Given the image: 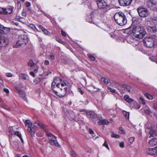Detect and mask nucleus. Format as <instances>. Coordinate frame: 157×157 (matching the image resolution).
I'll return each instance as SVG.
<instances>
[{"instance_id": "23", "label": "nucleus", "mask_w": 157, "mask_h": 157, "mask_svg": "<svg viewBox=\"0 0 157 157\" xmlns=\"http://www.w3.org/2000/svg\"><path fill=\"white\" fill-rule=\"evenodd\" d=\"M38 28L40 29L43 32L44 34L45 35H48L49 34V33L48 31L44 28L41 25H39L38 26Z\"/></svg>"}, {"instance_id": "37", "label": "nucleus", "mask_w": 157, "mask_h": 157, "mask_svg": "<svg viewBox=\"0 0 157 157\" xmlns=\"http://www.w3.org/2000/svg\"><path fill=\"white\" fill-rule=\"evenodd\" d=\"M15 88L17 91V93L18 94L20 92L23 90H22L18 86H15Z\"/></svg>"}, {"instance_id": "58", "label": "nucleus", "mask_w": 157, "mask_h": 157, "mask_svg": "<svg viewBox=\"0 0 157 157\" xmlns=\"http://www.w3.org/2000/svg\"><path fill=\"white\" fill-rule=\"evenodd\" d=\"M154 108L155 109H157V103L154 104Z\"/></svg>"}, {"instance_id": "27", "label": "nucleus", "mask_w": 157, "mask_h": 157, "mask_svg": "<svg viewBox=\"0 0 157 157\" xmlns=\"http://www.w3.org/2000/svg\"><path fill=\"white\" fill-rule=\"evenodd\" d=\"M47 135L48 137L49 140H52L53 138H54L55 140H56V137L54 136L52 133H48L47 134Z\"/></svg>"}, {"instance_id": "26", "label": "nucleus", "mask_w": 157, "mask_h": 157, "mask_svg": "<svg viewBox=\"0 0 157 157\" xmlns=\"http://www.w3.org/2000/svg\"><path fill=\"white\" fill-rule=\"evenodd\" d=\"M25 125L29 128H31L32 125V124L31 122L29 120H27L25 122Z\"/></svg>"}, {"instance_id": "57", "label": "nucleus", "mask_w": 157, "mask_h": 157, "mask_svg": "<svg viewBox=\"0 0 157 157\" xmlns=\"http://www.w3.org/2000/svg\"><path fill=\"white\" fill-rule=\"evenodd\" d=\"M30 74L34 77L35 76V74L34 73V72H33V71L30 72Z\"/></svg>"}, {"instance_id": "35", "label": "nucleus", "mask_w": 157, "mask_h": 157, "mask_svg": "<svg viewBox=\"0 0 157 157\" xmlns=\"http://www.w3.org/2000/svg\"><path fill=\"white\" fill-rule=\"evenodd\" d=\"M140 103H142L143 105L145 104V102L144 99L142 97L140 98Z\"/></svg>"}, {"instance_id": "36", "label": "nucleus", "mask_w": 157, "mask_h": 157, "mask_svg": "<svg viewBox=\"0 0 157 157\" xmlns=\"http://www.w3.org/2000/svg\"><path fill=\"white\" fill-rule=\"evenodd\" d=\"M111 136L112 138H119L120 137V135L116 134L113 133L111 135Z\"/></svg>"}, {"instance_id": "1", "label": "nucleus", "mask_w": 157, "mask_h": 157, "mask_svg": "<svg viewBox=\"0 0 157 157\" xmlns=\"http://www.w3.org/2000/svg\"><path fill=\"white\" fill-rule=\"evenodd\" d=\"M129 29H132V33L134 36L137 38H143L146 34V32L144 28L142 26L139 25H132Z\"/></svg>"}, {"instance_id": "4", "label": "nucleus", "mask_w": 157, "mask_h": 157, "mask_svg": "<svg viewBox=\"0 0 157 157\" xmlns=\"http://www.w3.org/2000/svg\"><path fill=\"white\" fill-rule=\"evenodd\" d=\"M28 37L26 35H21L19 36L18 40L16 45L14 46V48L18 47V46L23 44H26L28 42Z\"/></svg>"}, {"instance_id": "21", "label": "nucleus", "mask_w": 157, "mask_h": 157, "mask_svg": "<svg viewBox=\"0 0 157 157\" xmlns=\"http://www.w3.org/2000/svg\"><path fill=\"white\" fill-rule=\"evenodd\" d=\"M124 98L126 102L129 103L134 101V100L133 99L130 98L129 96L127 95H124Z\"/></svg>"}, {"instance_id": "41", "label": "nucleus", "mask_w": 157, "mask_h": 157, "mask_svg": "<svg viewBox=\"0 0 157 157\" xmlns=\"http://www.w3.org/2000/svg\"><path fill=\"white\" fill-rule=\"evenodd\" d=\"M89 58L92 61H94L95 59V57L91 54H89Z\"/></svg>"}, {"instance_id": "6", "label": "nucleus", "mask_w": 157, "mask_h": 157, "mask_svg": "<svg viewBox=\"0 0 157 157\" xmlns=\"http://www.w3.org/2000/svg\"><path fill=\"white\" fill-rule=\"evenodd\" d=\"M137 11L139 16L141 17H146L149 14L148 11L146 8L139 7L137 9Z\"/></svg>"}, {"instance_id": "28", "label": "nucleus", "mask_w": 157, "mask_h": 157, "mask_svg": "<svg viewBox=\"0 0 157 157\" xmlns=\"http://www.w3.org/2000/svg\"><path fill=\"white\" fill-rule=\"evenodd\" d=\"M41 79V78H36L34 79L33 82L35 84H38L40 82Z\"/></svg>"}, {"instance_id": "11", "label": "nucleus", "mask_w": 157, "mask_h": 157, "mask_svg": "<svg viewBox=\"0 0 157 157\" xmlns=\"http://www.w3.org/2000/svg\"><path fill=\"white\" fill-rule=\"evenodd\" d=\"M121 88L125 91H127L128 92L133 93H134V91L133 88L130 86L127 85L126 84H122L121 85Z\"/></svg>"}, {"instance_id": "45", "label": "nucleus", "mask_w": 157, "mask_h": 157, "mask_svg": "<svg viewBox=\"0 0 157 157\" xmlns=\"http://www.w3.org/2000/svg\"><path fill=\"white\" fill-rule=\"evenodd\" d=\"M56 40L62 44H63L64 43V42L63 41L62 39L59 38H56Z\"/></svg>"}, {"instance_id": "13", "label": "nucleus", "mask_w": 157, "mask_h": 157, "mask_svg": "<svg viewBox=\"0 0 157 157\" xmlns=\"http://www.w3.org/2000/svg\"><path fill=\"white\" fill-rule=\"evenodd\" d=\"M132 0H118L121 6H127L130 5Z\"/></svg>"}, {"instance_id": "34", "label": "nucleus", "mask_w": 157, "mask_h": 157, "mask_svg": "<svg viewBox=\"0 0 157 157\" xmlns=\"http://www.w3.org/2000/svg\"><path fill=\"white\" fill-rule=\"evenodd\" d=\"M28 65L30 67H33L34 65V63L33 62V61L30 60L28 63Z\"/></svg>"}, {"instance_id": "51", "label": "nucleus", "mask_w": 157, "mask_h": 157, "mask_svg": "<svg viewBox=\"0 0 157 157\" xmlns=\"http://www.w3.org/2000/svg\"><path fill=\"white\" fill-rule=\"evenodd\" d=\"M119 146L121 147H124V143L123 142H121L119 144Z\"/></svg>"}, {"instance_id": "19", "label": "nucleus", "mask_w": 157, "mask_h": 157, "mask_svg": "<svg viewBox=\"0 0 157 157\" xmlns=\"http://www.w3.org/2000/svg\"><path fill=\"white\" fill-rule=\"evenodd\" d=\"M34 125L36 127H40L42 128H44V125L42 123H40L38 121L35 122L34 123Z\"/></svg>"}, {"instance_id": "24", "label": "nucleus", "mask_w": 157, "mask_h": 157, "mask_svg": "<svg viewBox=\"0 0 157 157\" xmlns=\"http://www.w3.org/2000/svg\"><path fill=\"white\" fill-rule=\"evenodd\" d=\"M98 123L99 124L101 125L102 124H108L109 122L107 120L104 119L99 121Z\"/></svg>"}, {"instance_id": "48", "label": "nucleus", "mask_w": 157, "mask_h": 157, "mask_svg": "<svg viewBox=\"0 0 157 157\" xmlns=\"http://www.w3.org/2000/svg\"><path fill=\"white\" fill-rule=\"evenodd\" d=\"M134 140V138L133 137H131L129 139V141L131 143H132Z\"/></svg>"}, {"instance_id": "14", "label": "nucleus", "mask_w": 157, "mask_h": 157, "mask_svg": "<svg viewBox=\"0 0 157 157\" xmlns=\"http://www.w3.org/2000/svg\"><path fill=\"white\" fill-rule=\"evenodd\" d=\"M147 153L151 155H157V146L155 148H149Z\"/></svg>"}, {"instance_id": "42", "label": "nucleus", "mask_w": 157, "mask_h": 157, "mask_svg": "<svg viewBox=\"0 0 157 157\" xmlns=\"http://www.w3.org/2000/svg\"><path fill=\"white\" fill-rule=\"evenodd\" d=\"M103 146L105 147L108 150H109V148L108 145L107 143V142L105 140V141L104 143L103 144Z\"/></svg>"}, {"instance_id": "38", "label": "nucleus", "mask_w": 157, "mask_h": 157, "mask_svg": "<svg viewBox=\"0 0 157 157\" xmlns=\"http://www.w3.org/2000/svg\"><path fill=\"white\" fill-rule=\"evenodd\" d=\"M86 20L90 23H92L93 21L92 19L91 16L89 15V17H88V18L86 19Z\"/></svg>"}, {"instance_id": "50", "label": "nucleus", "mask_w": 157, "mask_h": 157, "mask_svg": "<svg viewBox=\"0 0 157 157\" xmlns=\"http://www.w3.org/2000/svg\"><path fill=\"white\" fill-rule=\"evenodd\" d=\"M78 91L82 95L83 94L84 92L81 89V88H79L78 90Z\"/></svg>"}, {"instance_id": "30", "label": "nucleus", "mask_w": 157, "mask_h": 157, "mask_svg": "<svg viewBox=\"0 0 157 157\" xmlns=\"http://www.w3.org/2000/svg\"><path fill=\"white\" fill-rule=\"evenodd\" d=\"M11 134H14L19 137V138L21 136V133L18 131L13 132H11Z\"/></svg>"}, {"instance_id": "62", "label": "nucleus", "mask_w": 157, "mask_h": 157, "mask_svg": "<svg viewBox=\"0 0 157 157\" xmlns=\"http://www.w3.org/2000/svg\"><path fill=\"white\" fill-rule=\"evenodd\" d=\"M50 57L51 59H54V58H55V56L54 55H50Z\"/></svg>"}, {"instance_id": "56", "label": "nucleus", "mask_w": 157, "mask_h": 157, "mask_svg": "<svg viewBox=\"0 0 157 157\" xmlns=\"http://www.w3.org/2000/svg\"><path fill=\"white\" fill-rule=\"evenodd\" d=\"M61 34L62 36H66V33H65V32L63 30L61 31Z\"/></svg>"}, {"instance_id": "40", "label": "nucleus", "mask_w": 157, "mask_h": 157, "mask_svg": "<svg viewBox=\"0 0 157 157\" xmlns=\"http://www.w3.org/2000/svg\"><path fill=\"white\" fill-rule=\"evenodd\" d=\"M149 59L151 61L155 62L156 63H157V61L156 59L155 58L154 56H152L149 57Z\"/></svg>"}, {"instance_id": "20", "label": "nucleus", "mask_w": 157, "mask_h": 157, "mask_svg": "<svg viewBox=\"0 0 157 157\" xmlns=\"http://www.w3.org/2000/svg\"><path fill=\"white\" fill-rule=\"evenodd\" d=\"M19 77L20 79H22L24 80H28L29 79V77L27 75L21 73L19 75Z\"/></svg>"}, {"instance_id": "44", "label": "nucleus", "mask_w": 157, "mask_h": 157, "mask_svg": "<svg viewBox=\"0 0 157 157\" xmlns=\"http://www.w3.org/2000/svg\"><path fill=\"white\" fill-rule=\"evenodd\" d=\"M119 130L121 133L122 134H124L125 133L122 127H120L119 128Z\"/></svg>"}, {"instance_id": "32", "label": "nucleus", "mask_w": 157, "mask_h": 157, "mask_svg": "<svg viewBox=\"0 0 157 157\" xmlns=\"http://www.w3.org/2000/svg\"><path fill=\"white\" fill-rule=\"evenodd\" d=\"M144 96L146 97V98L150 100L152 99L153 98L151 95L147 93L145 94Z\"/></svg>"}, {"instance_id": "5", "label": "nucleus", "mask_w": 157, "mask_h": 157, "mask_svg": "<svg viewBox=\"0 0 157 157\" xmlns=\"http://www.w3.org/2000/svg\"><path fill=\"white\" fill-rule=\"evenodd\" d=\"M96 2L98 8L105 10L108 9L109 5L106 0H97Z\"/></svg>"}, {"instance_id": "12", "label": "nucleus", "mask_w": 157, "mask_h": 157, "mask_svg": "<svg viewBox=\"0 0 157 157\" xmlns=\"http://www.w3.org/2000/svg\"><path fill=\"white\" fill-rule=\"evenodd\" d=\"M81 111H85L87 116L88 117L94 118L97 117L96 114L92 111H87L85 110H81Z\"/></svg>"}, {"instance_id": "53", "label": "nucleus", "mask_w": 157, "mask_h": 157, "mask_svg": "<svg viewBox=\"0 0 157 157\" xmlns=\"http://www.w3.org/2000/svg\"><path fill=\"white\" fill-rule=\"evenodd\" d=\"M25 5L27 7H29L30 6L31 4L29 2H27L25 3Z\"/></svg>"}, {"instance_id": "31", "label": "nucleus", "mask_w": 157, "mask_h": 157, "mask_svg": "<svg viewBox=\"0 0 157 157\" xmlns=\"http://www.w3.org/2000/svg\"><path fill=\"white\" fill-rule=\"evenodd\" d=\"M122 113L126 118L128 119H129V113L126 112L124 111H122Z\"/></svg>"}, {"instance_id": "63", "label": "nucleus", "mask_w": 157, "mask_h": 157, "mask_svg": "<svg viewBox=\"0 0 157 157\" xmlns=\"http://www.w3.org/2000/svg\"><path fill=\"white\" fill-rule=\"evenodd\" d=\"M37 71H38L37 69H35V70H34L33 71V72H34V73L35 74V73H36L37 72Z\"/></svg>"}, {"instance_id": "33", "label": "nucleus", "mask_w": 157, "mask_h": 157, "mask_svg": "<svg viewBox=\"0 0 157 157\" xmlns=\"http://www.w3.org/2000/svg\"><path fill=\"white\" fill-rule=\"evenodd\" d=\"M57 82H56V80H55L53 82H52L51 85L52 89L53 90H54V88L56 87V83Z\"/></svg>"}, {"instance_id": "61", "label": "nucleus", "mask_w": 157, "mask_h": 157, "mask_svg": "<svg viewBox=\"0 0 157 157\" xmlns=\"http://www.w3.org/2000/svg\"><path fill=\"white\" fill-rule=\"evenodd\" d=\"M101 94L102 97H104V96L106 94V93L104 91H103L101 92Z\"/></svg>"}, {"instance_id": "54", "label": "nucleus", "mask_w": 157, "mask_h": 157, "mask_svg": "<svg viewBox=\"0 0 157 157\" xmlns=\"http://www.w3.org/2000/svg\"><path fill=\"white\" fill-rule=\"evenodd\" d=\"M6 75L8 77H11L12 76V74L10 73H7L6 74Z\"/></svg>"}, {"instance_id": "49", "label": "nucleus", "mask_w": 157, "mask_h": 157, "mask_svg": "<svg viewBox=\"0 0 157 157\" xmlns=\"http://www.w3.org/2000/svg\"><path fill=\"white\" fill-rule=\"evenodd\" d=\"M4 101L1 98H0V106L1 107H2V105L4 103Z\"/></svg>"}, {"instance_id": "17", "label": "nucleus", "mask_w": 157, "mask_h": 157, "mask_svg": "<svg viewBox=\"0 0 157 157\" xmlns=\"http://www.w3.org/2000/svg\"><path fill=\"white\" fill-rule=\"evenodd\" d=\"M149 144L152 146H155L157 145V139L153 138L150 140L148 142Z\"/></svg>"}, {"instance_id": "22", "label": "nucleus", "mask_w": 157, "mask_h": 157, "mask_svg": "<svg viewBox=\"0 0 157 157\" xmlns=\"http://www.w3.org/2000/svg\"><path fill=\"white\" fill-rule=\"evenodd\" d=\"M149 133L150 135L149 137H154L155 136H157V132L155 130L151 129L149 132Z\"/></svg>"}, {"instance_id": "7", "label": "nucleus", "mask_w": 157, "mask_h": 157, "mask_svg": "<svg viewBox=\"0 0 157 157\" xmlns=\"http://www.w3.org/2000/svg\"><path fill=\"white\" fill-rule=\"evenodd\" d=\"M13 7L11 6L6 8L0 7V13L2 14H10L13 12Z\"/></svg>"}, {"instance_id": "64", "label": "nucleus", "mask_w": 157, "mask_h": 157, "mask_svg": "<svg viewBox=\"0 0 157 157\" xmlns=\"http://www.w3.org/2000/svg\"><path fill=\"white\" fill-rule=\"evenodd\" d=\"M0 83L1 84H2L3 83V82L2 80V78L1 79H0Z\"/></svg>"}, {"instance_id": "3", "label": "nucleus", "mask_w": 157, "mask_h": 157, "mask_svg": "<svg viewBox=\"0 0 157 157\" xmlns=\"http://www.w3.org/2000/svg\"><path fill=\"white\" fill-rule=\"evenodd\" d=\"M155 41V37L152 36L145 37L143 40V42L144 46L147 48H151L154 46Z\"/></svg>"}, {"instance_id": "29", "label": "nucleus", "mask_w": 157, "mask_h": 157, "mask_svg": "<svg viewBox=\"0 0 157 157\" xmlns=\"http://www.w3.org/2000/svg\"><path fill=\"white\" fill-rule=\"evenodd\" d=\"M29 26L30 28H32L33 30L35 31H38V29L36 28L35 25L33 24H30L29 25Z\"/></svg>"}, {"instance_id": "60", "label": "nucleus", "mask_w": 157, "mask_h": 157, "mask_svg": "<svg viewBox=\"0 0 157 157\" xmlns=\"http://www.w3.org/2000/svg\"><path fill=\"white\" fill-rule=\"evenodd\" d=\"M12 23L13 24H14V25H17V26L18 25V23L17 22H15L13 21H12Z\"/></svg>"}, {"instance_id": "25", "label": "nucleus", "mask_w": 157, "mask_h": 157, "mask_svg": "<svg viewBox=\"0 0 157 157\" xmlns=\"http://www.w3.org/2000/svg\"><path fill=\"white\" fill-rule=\"evenodd\" d=\"M101 80L104 82V83L106 85H110L111 84V82L107 78H101Z\"/></svg>"}, {"instance_id": "16", "label": "nucleus", "mask_w": 157, "mask_h": 157, "mask_svg": "<svg viewBox=\"0 0 157 157\" xmlns=\"http://www.w3.org/2000/svg\"><path fill=\"white\" fill-rule=\"evenodd\" d=\"M19 97L23 99V100L25 101H27V98L26 97L25 93L24 91L22 90L18 94Z\"/></svg>"}, {"instance_id": "2", "label": "nucleus", "mask_w": 157, "mask_h": 157, "mask_svg": "<svg viewBox=\"0 0 157 157\" xmlns=\"http://www.w3.org/2000/svg\"><path fill=\"white\" fill-rule=\"evenodd\" d=\"M113 17L116 23L120 26L124 25L127 22L125 15L121 12L116 13Z\"/></svg>"}, {"instance_id": "46", "label": "nucleus", "mask_w": 157, "mask_h": 157, "mask_svg": "<svg viewBox=\"0 0 157 157\" xmlns=\"http://www.w3.org/2000/svg\"><path fill=\"white\" fill-rule=\"evenodd\" d=\"M108 89L110 91H111L112 93H116V90L114 89H112L110 87H109L108 88Z\"/></svg>"}, {"instance_id": "10", "label": "nucleus", "mask_w": 157, "mask_h": 157, "mask_svg": "<svg viewBox=\"0 0 157 157\" xmlns=\"http://www.w3.org/2000/svg\"><path fill=\"white\" fill-rule=\"evenodd\" d=\"M57 80H59L60 82L58 83L56 85V86L58 88H60V84L61 87L60 88L61 90L62 91L63 90V87H67L66 85V83L65 82H64L63 81H62L61 78H60L59 77L57 78Z\"/></svg>"}, {"instance_id": "52", "label": "nucleus", "mask_w": 157, "mask_h": 157, "mask_svg": "<svg viewBox=\"0 0 157 157\" xmlns=\"http://www.w3.org/2000/svg\"><path fill=\"white\" fill-rule=\"evenodd\" d=\"M22 16H25L26 15V13L25 10L23 9L22 13Z\"/></svg>"}, {"instance_id": "43", "label": "nucleus", "mask_w": 157, "mask_h": 157, "mask_svg": "<svg viewBox=\"0 0 157 157\" xmlns=\"http://www.w3.org/2000/svg\"><path fill=\"white\" fill-rule=\"evenodd\" d=\"M71 153L72 157H78V156L76 155L74 151H72Z\"/></svg>"}, {"instance_id": "18", "label": "nucleus", "mask_w": 157, "mask_h": 157, "mask_svg": "<svg viewBox=\"0 0 157 157\" xmlns=\"http://www.w3.org/2000/svg\"><path fill=\"white\" fill-rule=\"evenodd\" d=\"M63 93L61 94L59 93H58V94H57V96L59 97V98L63 97L67 93V87H63Z\"/></svg>"}, {"instance_id": "55", "label": "nucleus", "mask_w": 157, "mask_h": 157, "mask_svg": "<svg viewBox=\"0 0 157 157\" xmlns=\"http://www.w3.org/2000/svg\"><path fill=\"white\" fill-rule=\"evenodd\" d=\"M3 91L4 92L8 94L9 92V90L8 89L5 88L3 89Z\"/></svg>"}, {"instance_id": "8", "label": "nucleus", "mask_w": 157, "mask_h": 157, "mask_svg": "<svg viewBox=\"0 0 157 157\" xmlns=\"http://www.w3.org/2000/svg\"><path fill=\"white\" fill-rule=\"evenodd\" d=\"M8 43V39L4 36L0 35V47H5Z\"/></svg>"}, {"instance_id": "47", "label": "nucleus", "mask_w": 157, "mask_h": 157, "mask_svg": "<svg viewBox=\"0 0 157 157\" xmlns=\"http://www.w3.org/2000/svg\"><path fill=\"white\" fill-rule=\"evenodd\" d=\"M29 133H30L31 135L32 136H33L35 134L34 132L32 131V129L31 128H30V130L29 131Z\"/></svg>"}, {"instance_id": "15", "label": "nucleus", "mask_w": 157, "mask_h": 157, "mask_svg": "<svg viewBox=\"0 0 157 157\" xmlns=\"http://www.w3.org/2000/svg\"><path fill=\"white\" fill-rule=\"evenodd\" d=\"M49 143L50 144L52 145L56 146L58 147H61L60 145L58 144L56 140H49Z\"/></svg>"}, {"instance_id": "39", "label": "nucleus", "mask_w": 157, "mask_h": 157, "mask_svg": "<svg viewBox=\"0 0 157 157\" xmlns=\"http://www.w3.org/2000/svg\"><path fill=\"white\" fill-rule=\"evenodd\" d=\"M89 132L93 137H94L95 136L94 133L93 131L90 128L89 129Z\"/></svg>"}, {"instance_id": "59", "label": "nucleus", "mask_w": 157, "mask_h": 157, "mask_svg": "<svg viewBox=\"0 0 157 157\" xmlns=\"http://www.w3.org/2000/svg\"><path fill=\"white\" fill-rule=\"evenodd\" d=\"M49 63V62L48 60H46L44 62V64L46 65H48Z\"/></svg>"}, {"instance_id": "9", "label": "nucleus", "mask_w": 157, "mask_h": 157, "mask_svg": "<svg viewBox=\"0 0 157 157\" xmlns=\"http://www.w3.org/2000/svg\"><path fill=\"white\" fill-rule=\"evenodd\" d=\"M147 30L150 34L154 36L157 33V29L155 26H148Z\"/></svg>"}]
</instances>
